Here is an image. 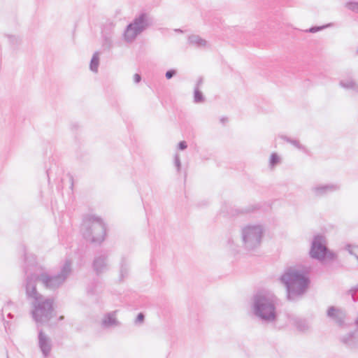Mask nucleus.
I'll use <instances>...</instances> for the list:
<instances>
[{
    "mask_svg": "<svg viewBox=\"0 0 358 358\" xmlns=\"http://www.w3.org/2000/svg\"><path fill=\"white\" fill-rule=\"evenodd\" d=\"M25 290L27 298L32 300L31 315L34 321L41 324L48 322L53 317V299L46 298L37 292L34 275H27Z\"/></svg>",
    "mask_w": 358,
    "mask_h": 358,
    "instance_id": "obj_1",
    "label": "nucleus"
},
{
    "mask_svg": "<svg viewBox=\"0 0 358 358\" xmlns=\"http://www.w3.org/2000/svg\"><path fill=\"white\" fill-rule=\"evenodd\" d=\"M278 301V297L273 292L268 290L257 291L251 299L253 314L262 322H275L278 317L276 307Z\"/></svg>",
    "mask_w": 358,
    "mask_h": 358,
    "instance_id": "obj_2",
    "label": "nucleus"
},
{
    "mask_svg": "<svg viewBox=\"0 0 358 358\" xmlns=\"http://www.w3.org/2000/svg\"><path fill=\"white\" fill-rule=\"evenodd\" d=\"M308 273V270L289 267L280 276V280L286 287L287 299L289 301L294 300L295 297L306 292L310 283Z\"/></svg>",
    "mask_w": 358,
    "mask_h": 358,
    "instance_id": "obj_3",
    "label": "nucleus"
},
{
    "mask_svg": "<svg viewBox=\"0 0 358 358\" xmlns=\"http://www.w3.org/2000/svg\"><path fill=\"white\" fill-rule=\"evenodd\" d=\"M72 271V262L66 259L62 266L60 271L57 275H50L43 272L39 275L31 274L36 278V282L39 281L46 289L55 290L61 287Z\"/></svg>",
    "mask_w": 358,
    "mask_h": 358,
    "instance_id": "obj_4",
    "label": "nucleus"
},
{
    "mask_svg": "<svg viewBox=\"0 0 358 358\" xmlns=\"http://www.w3.org/2000/svg\"><path fill=\"white\" fill-rule=\"evenodd\" d=\"M264 229L259 224H248L241 229V248L247 252H255L262 244Z\"/></svg>",
    "mask_w": 358,
    "mask_h": 358,
    "instance_id": "obj_5",
    "label": "nucleus"
},
{
    "mask_svg": "<svg viewBox=\"0 0 358 358\" xmlns=\"http://www.w3.org/2000/svg\"><path fill=\"white\" fill-rule=\"evenodd\" d=\"M80 231L84 238L94 243H101L106 235V228L103 221L94 216L85 217Z\"/></svg>",
    "mask_w": 358,
    "mask_h": 358,
    "instance_id": "obj_6",
    "label": "nucleus"
},
{
    "mask_svg": "<svg viewBox=\"0 0 358 358\" xmlns=\"http://www.w3.org/2000/svg\"><path fill=\"white\" fill-rule=\"evenodd\" d=\"M327 248L325 238L321 235L315 236L311 243L310 256L313 259L323 261L325 259Z\"/></svg>",
    "mask_w": 358,
    "mask_h": 358,
    "instance_id": "obj_7",
    "label": "nucleus"
},
{
    "mask_svg": "<svg viewBox=\"0 0 358 358\" xmlns=\"http://www.w3.org/2000/svg\"><path fill=\"white\" fill-rule=\"evenodd\" d=\"M341 186L338 183L317 184L311 187L310 192L314 198H322L337 192Z\"/></svg>",
    "mask_w": 358,
    "mask_h": 358,
    "instance_id": "obj_8",
    "label": "nucleus"
},
{
    "mask_svg": "<svg viewBox=\"0 0 358 358\" xmlns=\"http://www.w3.org/2000/svg\"><path fill=\"white\" fill-rule=\"evenodd\" d=\"M92 268L97 275L109 269L108 256L106 254L96 255L92 262Z\"/></svg>",
    "mask_w": 358,
    "mask_h": 358,
    "instance_id": "obj_9",
    "label": "nucleus"
},
{
    "mask_svg": "<svg viewBox=\"0 0 358 358\" xmlns=\"http://www.w3.org/2000/svg\"><path fill=\"white\" fill-rule=\"evenodd\" d=\"M341 343L350 350L358 348V332L357 331L347 333L339 337Z\"/></svg>",
    "mask_w": 358,
    "mask_h": 358,
    "instance_id": "obj_10",
    "label": "nucleus"
},
{
    "mask_svg": "<svg viewBox=\"0 0 358 358\" xmlns=\"http://www.w3.org/2000/svg\"><path fill=\"white\" fill-rule=\"evenodd\" d=\"M129 24L143 32L152 24V19L148 14L141 13L139 15L135 17Z\"/></svg>",
    "mask_w": 358,
    "mask_h": 358,
    "instance_id": "obj_11",
    "label": "nucleus"
},
{
    "mask_svg": "<svg viewBox=\"0 0 358 358\" xmlns=\"http://www.w3.org/2000/svg\"><path fill=\"white\" fill-rule=\"evenodd\" d=\"M327 317L334 320L338 326L343 327L344 325L346 313L342 309L330 306L327 310Z\"/></svg>",
    "mask_w": 358,
    "mask_h": 358,
    "instance_id": "obj_12",
    "label": "nucleus"
},
{
    "mask_svg": "<svg viewBox=\"0 0 358 358\" xmlns=\"http://www.w3.org/2000/svg\"><path fill=\"white\" fill-rule=\"evenodd\" d=\"M38 346L45 357H48L52 348L50 338L42 330L38 331Z\"/></svg>",
    "mask_w": 358,
    "mask_h": 358,
    "instance_id": "obj_13",
    "label": "nucleus"
},
{
    "mask_svg": "<svg viewBox=\"0 0 358 358\" xmlns=\"http://www.w3.org/2000/svg\"><path fill=\"white\" fill-rule=\"evenodd\" d=\"M117 311H112L105 314L101 320V325L103 329H110L120 325L116 317Z\"/></svg>",
    "mask_w": 358,
    "mask_h": 358,
    "instance_id": "obj_14",
    "label": "nucleus"
},
{
    "mask_svg": "<svg viewBox=\"0 0 358 358\" xmlns=\"http://www.w3.org/2000/svg\"><path fill=\"white\" fill-rule=\"evenodd\" d=\"M142 32L133 25L128 24L124 32V38L127 43L133 42Z\"/></svg>",
    "mask_w": 358,
    "mask_h": 358,
    "instance_id": "obj_15",
    "label": "nucleus"
},
{
    "mask_svg": "<svg viewBox=\"0 0 358 358\" xmlns=\"http://www.w3.org/2000/svg\"><path fill=\"white\" fill-rule=\"evenodd\" d=\"M188 42L190 45L196 48H205L208 44L207 41L201 38L199 36L194 34H192L188 37Z\"/></svg>",
    "mask_w": 358,
    "mask_h": 358,
    "instance_id": "obj_16",
    "label": "nucleus"
},
{
    "mask_svg": "<svg viewBox=\"0 0 358 358\" xmlns=\"http://www.w3.org/2000/svg\"><path fill=\"white\" fill-rule=\"evenodd\" d=\"M129 272V263L125 257H122L120 262V280L122 281L127 278Z\"/></svg>",
    "mask_w": 358,
    "mask_h": 358,
    "instance_id": "obj_17",
    "label": "nucleus"
},
{
    "mask_svg": "<svg viewBox=\"0 0 358 358\" xmlns=\"http://www.w3.org/2000/svg\"><path fill=\"white\" fill-rule=\"evenodd\" d=\"M291 320L299 331L305 332L309 329V324L306 320L294 317Z\"/></svg>",
    "mask_w": 358,
    "mask_h": 358,
    "instance_id": "obj_18",
    "label": "nucleus"
},
{
    "mask_svg": "<svg viewBox=\"0 0 358 358\" xmlns=\"http://www.w3.org/2000/svg\"><path fill=\"white\" fill-rule=\"evenodd\" d=\"M341 87L348 89L352 90L355 92L358 93V83L355 81L354 80L350 79L347 80H341L339 83Z\"/></svg>",
    "mask_w": 358,
    "mask_h": 358,
    "instance_id": "obj_19",
    "label": "nucleus"
},
{
    "mask_svg": "<svg viewBox=\"0 0 358 358\" xmlns=\"http://www.w3.org/2000/svg\"><path fill=\"white\" fill-rule=\"evenodd\" d=\"M99 66V52H95L93 54L92 57L90 61V69L94 73H97Z\"/></svg>",
    "mask_w": 358,
    "mask_h": 358,
    "instance_id": "obj_20",
    "label": "nucleus"
},
{
    "mask_svg": "<svg viewBox=\"0 0 358 358\" xmlns=\"http://www.w3.org/2000/svg\"><path fill=\"white\" fill-rule=\"evenodd\" d=\"M280 138L284 140L285 141L292 144L293 146H294L296 148H297L299 150H303L305 152L306 151V147L303 146V145H301L300 143V142L296 139H292V138L287 137V136H285V135L280 136Z\"/></svg>",
    "mask_w": 358,
    "mask_h": 358,
    "instance_id": "obj_21",
    "label": "nucleus"
},
{
    "mask_svg": "<svg viewBox=\"0 0 358 358\" xmlns=\"http://www.w3.org/2000/svg\"><path fill=\"white\" fill-rule=\"evenodd\" d=\"M258 208H259V206L255 205V206H248L245 208H237V209H235V211H236L235 213H231V214L232 215H238V214L250 213L254 212Z\"/></svg>",
    "mask_w": 358,
    "mask_h": 358,
    "instance_id": "obj_22",
    "label": "nucleus"
},
{
    "mask_svg": "<svg viewBox=\"0 0 358 358\" xmlns=\"http://www.w3.org/2000/svg\"><path fill=\"white\" fill-rule=\"evenodd\" d=\"M24 261L26 264H28L27 267L24 268V272L27 273L29 271V266H34L36 264V259L35 257L32 255H27V253L24 254Z\"/></svg>",
    "mask_w": 358,
    "mask_h": 358,
    "instance_id": "obj_23",
    "label": "nucleus"
},
{
    "mask_svg": "<svg viewBox=\"0 0 358 358\" xmlns=\"http://www.w3.org/2000/svg\"><path fill=\"white\" fill-rule=\"evenodd\" d=\"M204 96L203 93L198 89V87H194V101L196 103H202L204 101Z\"/></svg>",
    "mask_w": 358,
    "mask_h": 358,
    "instance_id": "obj_24",
    "label": "nucleus"
},
{
    "mask_svg": "<svg viewBox=\"0 0 358 358\" xmlns=\"http://www.w3.org/2000/svg\"><path fill=\"white\" fill-rule=\"evenodd\" d=\"M280 159L277 153L273 152L271 155L270 160H269V166L271 168H273L278 164L280 163Z\"/></svg>",
    "mask_w": 358,
    "mask_h": 358,
    "instance_id": "obj_25",
    "label": "nucleus"
},
{
    "mask_svg": "<svg viewBox=\"0 0 358 358\" xmlns=\"http://www.w3.org/2000/svg\"><path fill=\"white\" fill-rule=\"evenodd\" d=\"M227 247L230 250H231L234 253H237L240 252L239 246L236 245L234 243V241L232 238H229L227 241Z\"/></svg>",
    "mask_w": 358,
    "mask_h": 358,
    "instance_id": "obj_26",
    "label": "nucleus"
},
{
    "mask_svg": "<svg viewBox=\"0 0 358 358\" xmlns=\"http://www.w3.org/2000/svg\"><path fill=\"white\" fill-rule=\"evenodd\" d=\"M331 26V24H327L326 25H323V26H313L312 27H310V29L306 30V32H309V33H316L319 31H322L323 29H324L325 28L327 27H329Z\"/></svg>",
    "mask_w": 358,
    "mask_h": 358,
    "instance_id": "obj_27",
    "label": "nucleus"
},
{
    "mask_svg": "<svg viewBox=\"0 0 358 358\" xmlns=\"http://www.w3.org/2000/svg\"><path fill=\"white\" fill-rule=\"evenodd\" d=\"M113 46V41L110 36H105L103 41V47L105 49H110Z\"/></svg>",
    "mask_w": 358,
    "mask_h": 358,
    "instance_id": "obj_28",
    "label": "nucleus"
},
{
    "mask_svg": "<svg viewBox=\"0 0 358 358\" xmlns=\"http://www.w3.org/2000/svg\"><path fill=\"white\" fill-rule=\"evenodd\" d=\"M145 315L143 313H139L134 321V324L136 325H141L144 322Z\"/></svg>",
    "mask_w": 358,
    "mask_h": 358,
    "instance_id": "obj_29",
    "label": "nucleus"
},
{
    "mask_svg": "<svg viewBox=\"0 0 358 358\" xmlns=\"http://www.w3.org/2000/svg\"><path fill=\"white\" fill-rule=\"evenodd\" d=\"M346 6L348 9L358 13V2H348Z\"/></svg>",
    "mask_w": 358,
    "mask_h": 358,
    "instance_id": "obj_30",
    "label": "nucleus"
},
{
    "mask_svg": "<svg viewBox=\"0 0 358 358\" xmlns=\"http://www.w3.org/2000/svg\"><path fill=\"white\" fill-rule=\"evenodd\" d=\"M174 164L177 169V171L179 172L181 168V162L178 154H176L174 157Z\"/></svg>",
    "mask_w": 358,
    "mask_h": 358,
    "instance_id": "obj_31",
    "label": "nucleus"
},
{
    "mask_svg": "<svg viewBox=\"0 0 358 358\" xmlns=\"http://www.w3.org/2000/svg\"><path fill=\"white\" fill-rule=\"evenodd\" d=\"M336 254L332 251H330L328 248L327 250V254L325 255V259L334 260L336 258Z\"/></svg>",
    "mask_w": 358,
    "mask_h": 358,
    "instance_id": "obj_32",
    "label": "nucleus"
},
{
    "mask_svg": "<svg viewBox=\"0 0 358 358\" xmlns=\"http://www.w3.org/2000/svg\"><path fill=\"white\" fill-rule=\"evenodd\" d=\"M356 292H358V285H357V286H355V287H352V289H350L348 291V293H349L350 294H351L352 299V300H353L355 302L357 301V300H358V299L355 298V294Z\"/></svg>",
    "mask_w": 358,
    "mask_h": 358,
    "instance_id": "obj_33",
    "label": "nucleus"
},
{
    "mask_svg": "<svg viewBox=\"0 0 358 358\" xmlns=\"http://www.w3.org/2000/svg\"><path fill=\"white\" fill-rule=\"evenodd\" d=\"M176 73H177L176 70L170 69L166 72L165 76L167 79L169 80V79L172 78L173 76H175L176 75Z\"/></svg>",
    "mask_w": 358,
    "mask_h": 358,
    "instance_id": "obj_34",
    "label": "nucleus"
},
{
    "mask_svg": "<svg viewBox=\"0 0 358 358\" xmlns=\"http://www.w3.org/2000/svg\"><path fill=\"white\" fill-rule=\"evenodd\" d=\"M178 148L180 150H184L187 148V144L185 141H180L178 145Z\"/></svg>",
    "mask_w": 358,
    "mask_h": 358,
    "instance_id": "obj_35",
    "label": "nucleus"
},
{
    "mask_svg": "<svg viewBox=\"0 0 358 358\" xmlns=\"http://www.w3.org/2000/svg\"><path fill=\"white\" fill-rule=\"evenodd\" d=\"M141 80V76L138 73H136L134 76V81L135 83H138Z\"/></svg>",
    "mask_w": 358,
    "mask_h": 358,
    "instance_id": "obj_36",
    "label": "nucleus"
},
{
    "mask_svg": "<svg viewBox=\"0 0 358 358\" xmlns=\"http://www.w3.org/2000/svg\"><path fill=\"white\" fill-rule=\"evenodd\" d=\"M203 83V80L202 77H200L198 80L196 81L195 87H198V89H199L200 86L202 85Z\"/></svg>",
    "mask_w": 358,
    "mask_h": 358,
    "instance_id": "obj_37",
    "label": "nucleus"
},
{
    "mask_svg": "<svg viewBox=\"0 0 358 358\" xmlns=\"http://www.w3.org/2000/svg\"><path fill=\"white\" fill-rule=\"evenodd\" d=\"M9 39H10V42H17L18 41V38L15 36H9Z\"/></svg>",
    "mask_w": 358,
    "mask_h": 358,
    "instance_id": "obj_38",
    "label": "nucleus"
},
{
    "mask_svg": "<svg viewBox=\"0 0 358 358\" xmlns=\"http://www.w3.org/2000/svg\"><path fill=\"white\" fill-rule=\"evenodd\" d=\"M227 117H222V118L220 119V122H221L222 123H223V124H224L225 122H227Z\"/></svg>",
    "mask_w": 358,
    "mask_h": 358,
    "instance_id": "obj_39",
    "label": "nucleus"
},
{
    "mask_svg": "<svg viewBox=\"0 0 358 358\" xmlns=\"http://www.w3.org/2000/svg\"><path fill=\"white\" fill-rule=\"evenodd\" d=\"M175 31L179 32V33H182L183 32V31L182 29H175Z\"/></svg>",
    "mask_w": 358,
    "mask_h": 358,
    "instance_id": "obj_40",
    "label": "nucleus"
},
{
    "mask_svg": "<svg viewBox=\"0 0 358 358\" xmlns=\"http://www.w3.org/2000/svg\"><path fill=\"white\" fill-rule=\"evenodd\" d=\"M8 317H10V318H12V317H13V315H12V314H11L10 313H9L8 314Z\"/></svg>",
    "mask_w": 358,
    "mask_h": 358,
    "instance_id": "obj_41",
    "label": "nucleus"
},
{
    "mask_svg": "<svg viewBox=\"0 0 358 358\" xmlns=\"http://www.w3.org/2000/svg\"><path fill=\"white\" fill-rule=\"evenodd\" d=\"M63 319H64V316H61V317H59V320H63Z\"/></svg>",
    "mask_w": 358,
    "mask_h": 358,
    "instance_id": "obj_42",
    "label": "nucleus"
},
{
    "mask_svg": "<svg viewBox=\"0 0 358 358\" xmlns=\"http://www.w3.org/2000/svg\"><path fill=\"white\" fill-rule=\"evenodd\" d=\"M357 52H358V48H357Z\"/></svg>",
    "mask_w": 358,
    "mask_h": 358,
    "instance_id": "obj_43",
    "label": "nucleus"
}]
</instances>
